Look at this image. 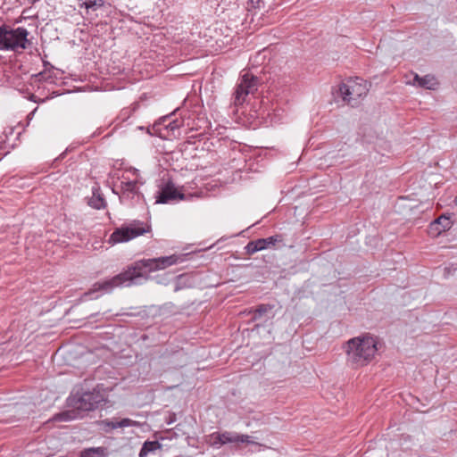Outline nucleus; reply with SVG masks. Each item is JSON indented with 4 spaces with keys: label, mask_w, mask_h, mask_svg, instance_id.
<instances>
[{
    "label": "nucleus",
    "mask_w": 457,
    "mask_h": 457,
    "mask_svg": "<svg viewBox=\"0 0 457 457\" xmlns=\"http://www.w3.org/2000/svg\"><path fill=\"white\" fill-rule=\"evenodd\" d=\"M30 4H35L37 2H38L39 0H28Z\"/></svg>",
    "instance_id": "obj_23"
},
{
    "label": "nucleus",
    "mask_w": 457,
    "mask_h": 457,
    "mask_svg": "<svg viewBox=\"0 0 457 457\" xmlns=\"http://www.w3.org/2000/svg\"><path fill=\"white\" fill-rule=\"evenodd\" d=\"M80 457H104V450L102 447L87 448L81 452Z\"/></svg>",
    "instance_id": "obj_20"
},
{
    "label": "nucleus",
    "mask_w": 457,
    "mask_h": 457,
    "mask_svg": "<svg viewBox=\"0 0 457 457\" xmlns=\"http://www.w3.org/2000/svg\"><path fill=\"white\" fill-rule=\"evenodd\" d=\"M452 221L445 215L440 216L429 225V233L435 237L439 236L442 232L450 229Z\"/></svg>",
    "instance_id": "obj_13"
},
{
    "label": "nucleus",
    "mask_w": 457,
    "mask_h": 457,
    "mask_svg": "<svg viewBox=\"0 0 457 457\" xmlns=\"http://www.w3.org/2000/svg\"><path fill=\"white\" fill-rule=\"evenodd\" d=\"M378 338L370 333H364L346 341L344 350L346 362L353 369L370 364L378 350Z\"/></svg>",
    "instance_id": "obj_1"
},
{
    "label": "nucleus",
    "mask_w": 457,
    "mask_h": 457,
    "mask_svg": "<svg viewBox=\"0 0 457 457\" xmlns=\"http://www.w3.org/2000/svg\"><path fill=\"white\" fill-rule=\"evenodd\" d=\"M129 280L127 277V274L125 270L119 273L118 275L113 276L112 278L109 279H105L103 281L96 282L92 288L87 292L85 295H88L92 293L97 292V291H104L105 293L112 292L115 287H119L121 286H130Z\"/></svg>",
    "instance_id": "obj_10"
},
{
    "label": "nucleus",
    "mask_w": 457,
    "mask_h": 457,
    "mask_svg": "<svg viewBox=\"0 0 457 457\" xmlns=\"http://www.w3.org/2000/svg\"><path fill=\"white\" fill-rule=\"evenodd\" d=\"M88 204L95 209L100 210L105 207L106 203L100 194L93 192V196L90 198Z\"/></svg>",
    "instance_id": "obj_18"
},
{
    "label": "nucleus",
    "mask_w": 457,
    "mask_h": 457,
    "mask_svg": "<svg viewBox=\"0 0 457 457\" xmlns=\"http://www.w3.org/2000/svg\"><path fill=\"white\" fill-rule=\"evenodd\" d=\"M338 91L343 101L354 107L367 96L369 84L360 78L348 79L339 86Z\"/></svg>",
    "instance_id": "obj_6"
},
{
    "label": "nucleus",
    "mask_w": 457,
    "mask_h": 457,
    "mask_svg": "<svg viewBox=\"0 0 457 457\" xmlns=\"http://www.w3.org/2000/svg\"><path fill=\"white\" fill-rule=\"evenodd\" d=\"M273 306L270 304H260L254 311V319L261 318L264 313L272 310Z\"/></svg>",
    "instance_id": "obj_22"
},
{
    "label": "nucleus",
    "mask_w": 457,
    "mask_h": 457,
    "mask_svg": "<svg viewBox=\"0 0 457 457\" xmlns=\"http://www.w3.org/2000/svg\"><path fill=\"white\" fill-rule=\"evenodd\" d=\"M29 31L23 27L12 29L8 25L0 27V50L18 51L29 45Z\"/></svg>",
    "instance_id": "obj_4"
},
{
    "label": "nucleus",
    "mask_w": 457,
    "mask_h": 457,
    "mask_svg": "<svg viewBox=\"0 0 457 457\" xmlns=\"http://www.w3.org/2000/svg\"><path fill=\"white\" fill-rule=\"evenodd\" d=\"M137 424L136 421L130 420V419H128V418H124L120 420H117V421H108L106 422V425L111 428L112 429H116V428H125V427H130V426H135Z\"/></svg>",
    "instance_id": "obj_19"
},
{
    "label": "nucleus",
    "mask_w": 457,
    "mask_h": 457,
    "mask_svg": "<svg viewBox=\"0 0 457 457\" xmlns=\"http://www.w3.org/2000/svg\"><path fill=\"white\" fill-rule=\"evenodd\" d=\"M179 257L172 254L158 258L141 259L134 262L125 270L129 283L135 284L137 279L148 278V273L164 270L178 263Z\"/></svg>",
    "instance_id": "obj_2"
},
{
    "label": "nucleus",
    "mask_w": 457,
    "mask_h": 457,
    "mask_svg": "<svg viewBox=\"0 0 457 457\" xmlns=\"http://www.w3.org/2000/svg\"><path fill=\"white\" fill-rule=\"evenodd\" d=\"M245 253L250 255L255 253L256 252L262 251V248L259 245L258 240L250 241L245 245Z\"/></svg>",
    "instance_id": "obj_21"
},
{
    "label": "nucleus",
    "mask_w": 457,
    "mask_h": 457,
    "mask_svg": "<svg viewBox=\"0 0 457 457\" xmlns=\"http://www.w3.org/2000/svg\"><path fill=\"white\" fill-rule=\"evenodd\" d=\"M107 400V393L103 386H97L93 391L83 393L75 402L76 410L66 411L58 413L54 420L58 421H68L78 418L79 411H89L98 408Z\"/></svg>",
    "instance_id": "obj_3"
},
{
    "label": "nucleus",
    "mask_w": 457,
    "mask_h": 457,
    "mask_svg": "<svg viewBox=\"0 0 457 457\" xmlns=\"http://www.w3.org/2000/svg\"><path fill=\"white\" fill-rule=\"evenodd\" d=\"M211 444L213 446L222 445L228 443H249L250 436L247 435H240L235 432L224 431L215 432L211 436Z\"/></svg>",
    "instance_id": "obj_12"
},
{
    "label": "nucleus",
    "mask_w": 457,
    "mask_h": 457,
    "mask_svg": "<svg viewBox=\"0 0 457 457\" xmlns=\"http://www.w3.org/2000/svg\"><path fill=\"white\" fill-rule=\"evenodd\" d=\"M162 448V445L158 441H146L144 443L139 457H146L149 453H154Z\"/></svg>",
    "instance_id": "obj_17"
},
{
    "label": "nucleus",
    "mask_w": 457,
    "mask_h": 457,
    "mask_svg": "<svg viewBox=\"0 0 457 457\" xmlns=\"http://www.w3.org/2000/svg\"><path fill=\"white\" fill-rule=\"evenodd\" d=\"M412 85L426 89L435 90L438 86V81L432 75L420 77L418 74H414Z\"/></svg>",
    "instance_id": "obj_14"
},
{
    "label": "nucleus",
    "mask_w": 457,
    "mask_h": 457,
    "mask_svg": "<svg viewBox=\"0 0 457 457\" xmlns=\"http://www.w3.org/2000/svg\"><path fill=\"white\" fill-rule=\"evenodd\" d=\"M139 171L130 168L122 175L120 180V198L131 199L138 192Z\"/></svg>",
    "instance_id": "obj_7"
},
{
    "label": "nucleus",
    "mask_w": 457,
    "mask_h": 457,
    "mask_svg": "<svg viewBox=\"0 0 457 457\" xmlns=\"http://www.w3.org/2000/svg\"><path fill=\"white\" fill-rule=\"evenodd\" d=\"M257 240L262 250H264L268 248H272L276 245V244L283 242V237L282 235L278 234L266 238H260Z\"/></svg>",
    "instance_id": "obj_16"
},
{
    "label": "nucleus",
    "mask_w": 457,
    "mask_h": 457,
    "mask_svg": "<svg viewBox=\"0 0 457 457\" xmlns=\"http://www.w3.org/2000/svg\"><path fill=\"white\" fill-rule=\"evenodd\" d=\"M257 78L249 72H245L240 78L239 83L237 85L235 91L236 105H241L245 101V97L249 94H253L257 90Z\"/></svg>",
    "instance_id": "obj_8"
},
{
    "label": "nucleus",
    "mask_w": 457,
    "mask_h": 457,
    "mask_svg": "<svg viewBox=\"0 0 457 457\" xmlns=\"http://www.w3.org/2000/svg\"><path fill=\"white\" fill-rule=\"evenodd\" d=\"M151 231L152 226L150 223L136 220L114 229L109 237L108 243L112 245L126 243Z\"/></svg>",
    "instance_id": "obj_5"
},
{
    "label": "nucleus",
    "mask_w": 457,
    "mask_h": 457,
    "mask_svg": "<svg viewBox=\"0 0 457 457\" xmlns=\"http://www.w3.org/2000/svg\"><path fill=\"white\" fill-rule=\"evenodd\" d=\"M106 0H77L79 8L85 9L87 13L89 11L96 12L105 4Z\"/></svg>",
    "instance_id": "obj_15"
},
{
    "label": "nucleus",
    "mask_w": 457,
    "mask_h": 457,
    "mask_svg": "<svg viewBox=\"0 0 457 457\" xmlns=\"http://www.w3.org/2000/svg\"><path fill=\"white\" fill-rule=\"evenodd\" d=\"M257 78L249 72H245L240 78L239 83L237 85L235 91L236 105H241L245 101V97L249 94H253L257 90Z\"/></svg>",
    "instance_id": "obj_9"
},
{
    "label": "nucleus",
    "mask_w": 457,
    "mask_h": 457,
    "mask_svg": "<svg viewBox=\"0 0 457 457\" xmlns=\"http://www.w3.org/2000/svg\"><path fill=\"white\" fill-rule=\"evenodd\" d=\"M454 204H455V205L457 206V196H456V197H455V199H454Z\"/></svg>",
    "instance_id": "obj_24"
},
{
    "label": "nucleus",
    "mask_w": 457,
    "mask_h": 457,
    "mask_svg": "<svg viewBox=\"0 0 457 457\" xmlns=\"http://www.w3.org/2000/svg\"><path fill=\"white\" fill-rule=\"evenodd\" d=\"M184 199H186L185 186L178 188L171 181H168L158 192L156 203L168 204Z\"/></svg>",
    "instance_id": "obj_11"
}]
</instances>
